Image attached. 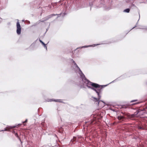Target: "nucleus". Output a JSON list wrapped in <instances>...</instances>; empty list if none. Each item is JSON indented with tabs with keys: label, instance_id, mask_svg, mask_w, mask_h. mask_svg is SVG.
<instances>
[{
	"label": "nucleus",
	"instance_id": "nucleus-10",
	"mask_svg": "<svg viewBox=\"0 0 147 147\" xmlns=\"http://www.w3.org/2000/svg\"><path fill=\"white\" fill-rule=\"evenodd\" d=\"M124 118V117L122 116H119L118 117V119L119 120H122Z\"/></svg>",
	"mask_w": 147,
	"mask_h": 147
},
{
	"label": "nucleus",
	"instance_id": "nucleus-4",
	"mask_svg": "<svg viewBox=\"0 0 147 147\" xmlns=\"http://www.w3.org/2000/svg\"><path fill=\"white\" fill-rule=\"evenodd\" d=\"M60 100V99H49L48 100V102H51L54 101L56 102H61Z\"/></svg>",
	"mask_w": 147,
	"mask_h": 147
},
{
	"label": "nucleus",
	"instance_id": "nucleus-13",
	"mask_svg": "<svg viewBox=\"0 0 147 147\" xmlns=\"http://www.w3.org/2000/svg\"><path fill=\"white\" fill-rule=\"evenodd\" d=\"M27 120H28L27 119H26L25 121L22 122V123H24L27 122Z\"/></svg>",
	"mask_w": 147,
	"mask_h": 147
},
{
	"label": "nucleus",
	"instance_id": "nucleus-18",
	"mask_svg": "<svg viewBox=\"0 0 147 147\" xmlns=\"http://www.w3.org/2000/svg\"><path fill=\"white\" fill-rule=\"evenodd\" d=\"M139 128L140 129H141V128H142L141 127H139Z\"/></svg>",
	"mask_w": 147,
	"mask_h": 147
},
{
	"label": "nucleus",
	"instance_id": "nucleus-5",
	"mask_svg": "<svg viewBox=\"0 0 147 147\" xmlns=\"http://www.w3.org/2000/svg\"><path fill=\"white\" fill-rule=\"evenodd\" d=\"M138 114V113H135L134 114L130 115L129 116V117L130 118H132L135 117Z\"/></svg>",
	"mask_w": 147,
	"mask_h": 147
},
{
	"label": "nucleus",
	"instance_id": "nucleus-9",
	"mask_svg": "<svg viewBox=\"0 0 147 147\" xmlns=\"http://www.w3.org/2000/svg\"><path fill=\"white\" fill-rule=\"evenodd\" d=\"M92 45H87V46H84L80 47V48H86V47H92Z\"/></svg>",
	"mask_w": 147,
	"mask_h": 147
},
{
	"label": "nucleus",
	"instance_id": "nucleus-6",
	"mask_svg": "<svg viewBox=\"0 0 147 147\" xmlns=\"http://www.w3.org/2000/svg\"><path fill=\"white\" fill-rule=\"evenodd\" d=\"M138 29H144L147 30V27L144 26H140L138 28Z\"/></svg>",
	"mask_w": 147,
	"mask_h": 147
},
{
	"label": "nucleus",
	"instance_id": "nucleus-7",
	"mask_svg": "<svg viewBox=\"0 0 147 147\" xmlns=\"http://www.w3.org/2000/svg\"><path fill=\"white\" fill-rule=\"evenodd\" d=\"M39 41L41 43H42L44 45V47H45V48H46V49L47 50V47L46 45L45 44L44 42H43L41 40H39Z\"/></svg>",
	"mask_w": 147,
	"mask_h": 147
},
{
	"label": "nucleus",
	"instance_id": "nucleus-2",
	"mask_svg": "<svg viewBox=\"0 0 147 147\" xmlns=\"http://www.w3.org/2000/svg\"><path fill=\"white\" fill-rule=\"evenodd\" d=\"M17 30L16 32L19 35L21 34V27L19 20H18L16 23Z\"/></svg>",
	"mask_w": 147,
	"mask_h": 147
},
{
	"label": "nucleus",
	"instance_id": "nucleus-15",
	"mask_svg": "<svg viewBox=\"0 0 147 147\" xmlns=\"http://www.w3.org/2000/svg\"><path fill=\"white\" fill-rule=\"evenodd\" d=\"M118 80V78H117V79H116V80H114V81H112V82H111L110 83H112V82H115V81H116V80Z\"/></svg>",
	"mask_w": 147,
	"mask_h": 147
},
{
	"label": "nucleus",
	"instance_id": "nucleus-11",
	"mask_svg": "<svg viewBox=\"0 0 147 147\" xmlns=\"http://www.w3.org/2000/svg\"><path fill=\"white\" fill-rule=\"evenodd\" d=\"M16 127V126H7V128L8 129H12Z\"/></svg>",
	"mask_w": 147,
	"mask_h": 147
},
{
	"label": "nucleus",
	"instance_id": "nucleus-1",
	"mask_svg": "<svg viewBox=\"0 0 147 147\" xmlns=\"http://www.w3.org/2000/svg\"><path fill=\"white\" fill-rule=\"evenodd\" d=\"M72 60L74 65L75 66L74 69L76 72V73H78L80 76V80L81 81L80 82V86L82 88H86V86H87L88 88H90L95 91L98 95V98H96L94 97H92V99L94 102H96V104L97 105H98L99 102L101 101L103 103V105L102 107H103L105 103L103 101L100 100L101 97V94L103 88L102 86L91 82L87 80L84 75L76 63L73 59Z\"/></svg>",
	"mask_w": 147,
	"mask_h": 147
},
{
	"label": "nucleus",
	"instance_id": "nucleus-12",
	"mask_svg": "<svg viewBox=\"0 0 147 147\" xmlns=\"http://www.w3.org/2000/svg\"><path fill=\"white\" fill-rule=\"evenodd\" d=\"M9 129H8V128H7V127L6 128L4 129V130H2L1 131H9Z\"/></svg>",
	"mask_w": 147,
	"mask_h": 147
},
{
	"label": "nucleus",
	"instance_id": "nucleus-17",
	"mask_svg": "<svg viewBox=\"0 0 147 147\" xmlns=\"http://www.w3.org/2000/svg\"><path fill=\"white\" fill-rule=\"evenodd\" d=\"M99 45V44H97V45H96H96Z\"/></svg>",
	"mask_w": 147,
	"mask_h": 147
},
{
	"label": "nucleus",
	"instance_id": "nucleus-16",
	"mask_svg": "<svg viewBox=\"0 0 147 147\" xmlns=\"http://www.w3.org/2000/svg\"><path fill=\"white\" fill-rule=\"evenodd\" d=\"M137 100H132L131 101V102H134V101H136Z\"/></svg>",
	"mask_w": 147,
	"mask_h": 147
},
{
	"label": "nucleus",
	"instance_id": "nucleus-14",
	"mask_svg": "<svg viewBox=\"0 0 147 147\" xmlns=\"http://www.w3.org/2000/svg\"><path fill=\"white\" fill-rule=\"evenodd\" d=\"M15 135L17 137H18V135L17 133L15 134Z\"/></svg>",
	"mask_w": 147,
	"mask_h": 147
},
{
	"label": "nucleus",
	"instance_id": "nucleus-19",
	"mask_svg": "<svg viewBox=\"0 0 147 147\" xmlns=\"http://www.w3.org/2000/svg\"><path fill=\"white\" fill-rule=\"evenodd\" d=\"M24 20H22V21L23 22H24Z\"/></svg>",
	"mask_w": 147,
	"mask_h": 147
},
{
	"label": "nucleus",
	"instance_id": "nucleus-8",
	"mask_svg": "<svg viewBox=\"0 0 147 147\" xmlns=\"http://www.w3.org/2000/svg\"><path fill=\"white\" fill-rule=\"evenodd\" d=\"M130 11V9L129 8L126 9L124 10L123 11L124 12L126 13H129Z\"/></svg>",
	"mask_w": 147,
	"mask_h": 147
},
{
	"label": "nucleus",
	"instance_id": "nucleus-3",
	"mask_svg": "<svg viewBox=\"0 0 147 147\" xmlns=\"http://www.w3.org/2000/svg\"><path fill=\"white\" fill-rule=\"evenodd\" d=\"M61 14H53L51 15H50L46 17V19L45 20V21H46L47 20H48L50 18L52 17L53 16H55L56 15H57L58 16V17H59L60 16Z\"/></svg>",
	"mask_w": 147,
	"mask_h": 147
}]
</instances>
